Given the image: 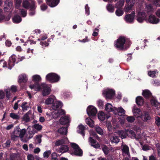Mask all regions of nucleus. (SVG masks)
Listing matches in <instances>:
<instances>
[{
    "mask_svg": "<svg viewBox=\"0 0 160 160\" xmlns=\"http://www.w3.org/2000/svg\"><path fill=\"white\" fill-rule=\"evenodd\" d=\"M32 128L34 129H35L38 131H40L42 129V126L39 124H36L32 126Z\"/></svg>",
    "mask_w": 160,
    "mask_h": 160,
    "instance_id": "nucleus-39",
    "label": "nucleus"
},
{
    "mask_svg": "<svg viewBox=\"0 0 160 160\" xmlns=\"http://www.w3.org/2000/svg\"><path fill=\"white\" fill-rule=\"evenodd\" d=\"M13 20L14 22L18 23L20 22L21 21L22 19L20 16L16 15L14 17Z\"/></svg>",
    "mask_w": 160,
    "mask_h": 160,
    "instance_id": "nucleus-38",
    "label": "nucleus"
},
{
    "mask_svg": "<svg viewBox=\"0 0 160 160\" xmlns=\"http://www.w3.org/2000/svg\"><path fill=\"white\" fill-rule=\"evenodd\" d=\"M102 94L106 99H110V89L108 88L105 89L103 91Z\"/></svg>",
    "mask_w": 160,
    "mask_h": 160,
    "instance_id": "nucleus-18",
    "label": "nucleus"
},
{
    "mask_svg": "<svg viewBox=\"0 0 160 160\" xmlns=\"http://www.w3.org/2000/svg\"><path fill=\"white\" fill-rule=\"evenodd\" d=\"M78 128L77 132L82 135V136H84L85 133L84 132L85 128V127L81 124L78 126Z\"/></svg>",
    "mask_w": 160,
    "mask_h": 160,
    "instance_id": "nucleus-22",
    "label": "nucleus"
},
{
    "mask_svg": "<svg viewBox=\"0 0 160 160\" xmlns=\"http://www.w3.org/2000/svg\"><path fill=\"white\" fill-rule=\"evenodd\" d=\"M51 154V152L50 150L44 152L43 154V157L44 158H48Z\"/></svg>",
    "mask_w": 160,
    "mask_h": 160,
    "instance_id": "nucleus-46",
    "label": "nucleus"
},
{
    "mask_svg": "<svg viewBox=\"0 0 160 160\" xmlns=\"http://www.w3.org/2000/svg\"><path fill=\"white\" fill-rule=\"evenodd\" d=\"M68 140L67 138L65 137L63 139L57 141L55 143V146H60L63 144L67 143Z\"/></svg>",
    "mask_w": 160,
    "mask_h": 160,
    "instance_id": "nucleus-13",
    "label": "nucleus"
},
{
    "mask_svg": "<svg viewBox=\"0 0 160 160\" xmlns=\"http://www.w3.org/2000/svg\"><path fill=\"white\" fill-rule=\"evenodd\" d=\"M131 45L130 41L127 42L123 36H120L114 42V46L119 50L125 51L129 48Z\"/></svg>",
    "mask_w": 160,
    "mask_h": 160,
    "instance_id": "nucleus-1",
    "label": "nucleus"
},
{
    "mask_svg": "<svg viewBox=\"0 0 160 160\" xmlns=\"http://www.w3.org/2000/svg\"><path fill=\"white\" fill-rule=\"evenodd\" d=\"M142 112L140 109L139 108H134L133 110V113L134 115L136 118H140Z\"/></svg>",
    "mask_w": 160,
    "mask_h": 160,
    "instance_id": "nucleus-24",
    "label": "nucleus"
},
{
    "mask_svg": "<svg viewBox=\"0 0 160 160\" xmlns=\"http://www.w3.org/2000/svg\"><path fill=\"white\" fill-rule=\"evenodd\" d=\"M31 111L30 110L26 113L23 117V120L26 122H29L30 120L29 115L31 114Z\"/></svg>",
    "mask_w": 160,
    "mask_h": 160,
    "instance_id": "nucleus-26",
    "label": "nucleus"
},
{
    "mask_svg": "<svg viewBox=\"0 0 160 160\" xmlns=\"http://www.w3.org/2000/svg\"><path fill=\"white\" fill-rule=\"evenodd\" d=\"M27 158L28 160H34V158L32 154H29L27 156Z\"/></svg>",
    "mask_w": 160,
    "mask_h": 160,
    "instance_id": "nucleus-64",
    "label": "nucleus"
},
{
    "mask_svg": "<svg viewBox=\"0 0 160 160\" xmlns=\"http://www.w3.org/2000/svg\"><path fill=\"white\" fill-rule=\"evenodd\" d=\"M27 132L26 135V138L24 139L27 140L28 141L31 138L33 137L34 135L37 132L36 131L32 128L28 127L27 129Z\"/></svg>",
    "mask_w": 160,
    "mask_h": 160,
    "instance_id": "nucleus-9",
    "label": "nucleus"
},
{
    "mask_svg": "<svg viewBox=\"0 0 160 160\" xmlns=\"http://www.w3.org/2000/svg\"><path fill=\"white\" fill-rule=\"evenodd\" d=\"M11 160H19L20 156L18 153H12L10 155Z\"/></svg>",
    "mask_w": 160,
    "mask_h": 160,
    "instance_id": "nucleus-30",
    "label": "nucleus"
},
{
    "mask_svg": "<svg viewBox=\"0 0 160 160\" xmlns=\"http://www.w3.org/2000/svg\"><path fill=\"white\" fill-rule=\"evenodd\" d=\"M55 97L53 95H51L45 101V104L46 105L52 104L56 100Z\"/></svg>",
    "mask_w": 160,
    "mask_h": 160,
    "instance_id": "nucleus-16",
    "label": "nucleus"
},
{
    "mask_svg": "<svg viewBox=\"0 0 160 160\" xmlns=\"http://www.w3.org/2000/svg\"><path fill=\"white\" fill-rule=\"evenodd\" d=\"M144 102L143 98L141 96H138L136 98V102L138 106H142Z\"/></svg>",
    "mask_w": 160,
    "mask_h": 160,
    "instance_id": "nucleus-21",
    "label": "nucleus"
},
{
    "mask_svg": "<svg viewBox=\"0 0 160 160\" xmlns=\"http://www.w3.org/2000/svg\"><path fill=\"white\" fill-rule=\"evenodd\" d=\"M62 103L59 101H57L56 100L52 105V108L54 110H56L62 107Z\"/></svg>",
    "mask_w": 160,
    "mask_h": 160,
    "instance_id": "nucleus-15",
    "label": "nucleus"
},
{
    "mask_svg": "<svg viewBox=\"0 0 160 160\" xmlns=\"http://www.w3.org/2000/svg\"><path fill=\"white\" fill-rule=\"evenodd\" d=\"M29 87L31 89H33L36 91H38L42 88V95L43 96L49 95L51 91L50 88L44 83H42L40 85L38 83H36L34 85H30Z\"/></svg>",
    "mask_w": 160,
    "mask_h": 160,
    "instance_id": "nucleus-2",
    "label": "nucleus"
},
{
    "mask_svg": "<svg viewBox=\"0 0 160 160\" xmlns=\"http://www.w3.org/2000/svg\"><path fill=\"white\" fill-rule=\"evenodd\" d=\"M119 137L118 136H113V137L112 140H111V142L112 143L114 142L116 143H117L119 142Z\"/></svg>",
    "mask_w": 160,
    "mask_h": 160,
    "instance_id": "nucleus-42",
    "label": "nucleus"
},
{
    "mask_svg": "<svg viewBox=\"0 0 160 160\" xmlns=\"http://www.w3.org/2000/svg\"><path fill=\"white\" fill-rule=\"evenodd\" d=\"M156 72L155 71H149L148 72V75L152 78L155 77H156L155 74Z\"/></svg>",
    "mask_w": 160,
    "mask_h": 160,
    "instance_id": "nucleus-50",
    "label": "nucleus"
},
{
    "mask_svg": "<svg viewBox=\"0 0 160 160\" xmlns=\"http://www.w3.org/2000/svg\"><path fill=\"white\" fill-rule=\"evenodd\" d=\"M59 79V76L54 73H50L46 76V79L51 82H57Z\"/></svg>",
    "mask_w": 160,
    "mask_h": 160,
    "instance_id": "nucleus-6",
    "label": "nucleus"
},
{
    "mask_svg": "<svg viewBox=\"0 0 160 160\" xmlns=\"http://www.w3.org/2000/svg\"><path fill=\"white\" fill-rule=\"evenodd\" d=\"M70 145L73 149V153L74 154L78 156H82V151L77 144L72 142L70 143Z\"/></svg>",
    "mask_w": 160,
    "mask_h": 160,
    "instance_id": "nucleus-7",
    "label": "nucleus"
},
{
    "mask_svg": "<svg viewBox=\"0 0 160 160\" xmlns=\"http://www.w3.org/2000/svg\"><path fill=\"white\" fill-rule=\"evenodd\" d=\"M142 96L148 99L152 97V94L148 90H143L142 92Z\"/></svg>",
    "mask_w": 160,
    "mask_h": 160,
    "instance_id": "nucleus-20",
    "label": "nucleus"
},
{
    "mask_svg": "<svg viewBox=\"0 0 160 160\" xmlns=\"http://www.w3.org/2000/svg\"><path fill=\"white\" fill-rule=\"evenodd\" d=\"M126 119L128 122L132 123L135 120V118L133 116H128Z\"/></svg>",
    "mask_w": 160,
    "mask_h": 160,
    "instance_id": "nucleus-44",
    "label": "nucleus"
},
{
    "mask_svg": "<svg viewBox=\"0 0 160 160\" xmlns=\"http://www.w3.org/2000/svg\"><path fill=\"white\" fill-rule=\"evenodd\" d=\"M69 117L67 116H65L61 118L60 122L61 124L64 125L70 122Z\"/></svg>",
    "mask_w": 160,
    "mask_h": 160,
    "instance_id": "nucleus-17",
    "label": "nucleus"
},
{
    "mask_svg": "<svg viewBox=\"0 0 160 160\" xmlns=\"http://www.w3.org/2000/svg\"><path fill=\"white\" fill-rule=\"evenodd\" d=\"M22 0H16V7L18 8L21 4Z\"/></svg>",
    "mask_w": 160,
    "mask_h": 160,
    "instance_id": "nucleus-59",
    "label": "nucleus"
},
{
    "mask_svg": "<svg viewBox=\"0 0 160 160\" xmlns=\"http://www.w3.org/2000/svg\"><path fill=\"white\" fill-rule=\"evenodd\" d=\"M148 12H150L153 11V7L151 4H149L146 6Z\"/></svg>",
    "mask_w": 160,
    "mask_h": 160,
    "instance_id": "nucleus-41",
    "label": "nucleus"
},
{
    "mask_svg": "<svg viewBox=\"0 0 160 160\" xmlns=\"http://www.w3.org/2000/svg\"><path fill=\"white\" fill-rule=\"evenodd\" d=\"M22 5L24 8H28L29 6V2L27 1H24L23 2Z\"/></svg>",
    "mask_w": 160,
    "mask_h": 160,
    "instance_id": "nucleus-55",
    "label": "nucleus"
},
{
    "mask_svg": "<svg viewBox=\"0 0 160 160\" xmlns=\"http://www.w3.org/2000/svg\"><path fill=\"white\" fill-rule=\"evenodd\" d=\"M29 7L30 11L29 13V14L30 15L32 16L35 14V11L34 10L36 8L35 2L32 1L31 2V4L30 5Z\"/></svg>",
    "mask_w": 160,
    "mask_h": 160,
    "instance_id": "nucleus-19",
    "label": "nucleus"
},
{
    "mask_svg": "<svg viewBox=\"0 0 160 160\" xmlns=\"http://www.w3.org/2000/svg\"><path fill=\"white\" fill-rule=\"evenodd\" d=\"M97 112L96 108L93 106H89L87 109V113L89 116H94Z\"/></svg>",
    "mask_w": 160,
    "mask_h": 160,
    "instance_id": "nucleus-10",
    "label": "nucleus"
},
{
    "mask_svg": "<svg viewBox=\"0 0 160 160\" xmlns=\"http://www.w3.org/2000/svg\"><path fill=\"white\" fill-rule=\"evenodd\" d=\"M145 13L143 12H139L137 16V20L139 22H142L144 20V18L143 17Z\"/></svg>",
    "mask_w": 160,
    "mask_h": 160,
    "instance_id": "nucleus-27",
    "label": "nucleus"
},
{
    "mask_svg": "<svg viewBox=\"0 0 160 160\" xmlns=\"http://www.w3.org/2000/svg\"><path fill=\"white\" fill-rule=\"evenodd\" d=\"M5 5L7 6L9 9L12 7V3L11 2H9L8 1H6L5 2Z\"/></svg>",
    "mask_w": 160,
    "mask_h": 160,
    "instance_id": "nucleus-51",
    "label": "nucleus"
},
{
    "mask_svg": "<svg viewBox=\"0 0 160 160\" xmlns=\"http://www.w3.org/2000/svg\"><path fill=\"white\" fill-rule=\"evenodd\" d=\"M60 0H46L47 3L50 7H53L59 3Z\"/></svg>",
    "mask_w": 160,
    "mask_h": 160,
    "instance_id": "nucleus-14",
    "label": "nucleus"
},
{
    "mask_svg": "<svg viewBox=\"0 0 160 160\" xmlns=\"http://www.w3.org/2000/svg\"><path fill=\"white\" fill-rule=\"evenodd\" d=\"M58 132L61 134L66 135L68 132V128H67L62 127L59 129Z\"/></svg>",
    "mask_w": 160,
    "mask_h": 160,
    "instance_id": "nucleus-28",
    "label": "nucleus"
},
{
    "mask_svg": "<svg viewBox=\"0 0 160 160\" xmlns=\"http://www.w3.org/2000/svg\"><path fill=\"white\" fill-rule=\"evenodd\" d=\"M65 112L62 109H60L58 110L57 112L58 116H59L60 115H64L65 114Z\"/></svg>",
    "mask_w": 160,
    "mask_h": 160,
    "instance_id": "nucleus-57",
    "label": "nucleus"
},
{
    "mask_svg": "<svg viewBox=\"0 0 160 160\" xmlns=\"http://www.w3.org/2000/svg\"><path fill=\"white\" fill-rule=\"evenodd\" d=\"M90 135L91 136H93L94 137L97 138L98 139H99V137L98 135L96 134V133L93 132V131H91L90 132Z\"/></svg>",
    "mask_w": 160,
    "mask_h": 160,
    "instance_id": "nucleus-60",
    "label": "nucleus"
},
{
    "mask_svg": "<svg viewBox=\"0 0 160 160\" xmlns=\"http://www.w3.org/2000/svg\"><path fill=\"white\" fill-rule=\"evenodd\" d=\"M122 151L125 153L128 154L129 152L128 147L127 145H124Z\"/></svg>",
    "mask_w": 160,
    "mask_h": 160,
    "instance_id": "nucleus-45",
    "label": "nucleus"
},
{
    "mask_svg": "<svg viewBox=\"0 0 160 160\" xmlns=\"http://www.w3.org/2000/svg\"><path fill=\"white\" fill-rule=\"evenodd\" d=\"M122 95L121 93H118L117 96H115V99L120 100L122 98Z\"/></svg>",
    "mask_w": 160,
    "mask_h": 160,
    "instance_id": "nucleus-63",
    "label": "nucleus"
},
{
    "mask_svg": "<svg viewBox=\"0 0 160 160\" xmlns=\"http://www.w3.org/2000/svg\"><path fill=\"white\" fill-rule=\"evenodd\" d=\"M124 2V0H119L115 4L116 8H121L123 6Z\"/></svg>",
    "mask_w": 160,
    "mask_h": 160,
    "instance_id": "nucleus-31",
    "label": "nucleus"
},
{
    "mask_svg": "<svg viewBox=\"0 0 160 160\" xmlns=\"http://www.w3.org/2000/svg\"><path fill=\"white\" fill-rule=\"evenodd\" d=\"M40 44L42 46V47H47L48 46L49 44L46 42H40Z\"/></svg>",
    "mask_w": 160,
    "mask_h": 160,
    "instance_id": "nucleus-58",
    "label": "nucleus"
},
{
    "mask_svg": "<svg viewBox=\"0 0 160 160\" xmlns=\"http://www.w3.org/2000/svg\"><path fill=\"white\" fill-rule=\"evenodd\" d=\"M135 16L134 11H132L131 14L126 15L124 18L125 20L127 23H133Z\"/></svg>",
    "mask_w": 160,
    "mask_h": 160,
    "instance_id": "nucleus-8",
    "label": "nucleus"
},
{
    "mask_svg": "<svg viewBox=\"0 0 160 160\" xmlns=\"http://www.w3.org/2000/svg\"><path fill=\"white\" fill-rule=\"evenodd\" d=\"M105 111L108 113L110 112V103H108L105 105Z\"/></svg>",
    "mask_w": 160,
    "mask_h": 160,
    "instance_id": "nucleus-52",
    "label": "nucleus"
},
{
    "mask_svg": "<svg viewBox=\"0 0 160 160\" xmlns=\"http://www.w3.org/2000/svg\"><path fill=\"white\" fill-rule=\"evenodd\" d=\"M128 136L130 137L131 138H136V135L135 132L132 130L128 129Z\"/></svg>",
    "mask_w": 160,
    "mask_h": 160,
    "instance_id": "nucleus-33",
    "label": "nucleus"
},
{
    "mask_svg": "<svg viewBox=\"0 0 160 160\" xmlns=\"http://www.w3.org/2000/svg\"><path fill=\"white\" fill-rule=\"evenodd\" d=\"M102 150L105 155H107L109 152V149L106 146L104 145L102 148Z\"/></svg>",
    "mask_w": 160,
    "mask_h": 160,
    "instance_id": "nucleus-40",
    "label": "nucleus"
},
{
    "mask_svg": "<svg viewBox=\"0 0 160 160\" xmlns=\"http://www.w3.org/2000/svg\"><path fill=\"white\" fill-rule=\"evenodd\" d=\"M85 9L86 13L88 15L89 14V8L88 4L86 5Z\"/></svg>",
    "mask_w": 160,
    "mask_h": 160,
    "instance_id": "nucleus-62",
    "label": "nucleus"
},
{
    "mask_svg": "<svg viewBox=\"0 0 160 160\" xmlns=\"http://www.w3.org/2000/svg\"><path fill=\"white\" fill-rule=\"evenodd\" d=\"M69 150L68 147L67 145H64L61 146L60 148L59 151L62 153L68 152Z\"/></svg>",
    "mask_w": 160,
    "mask_h": 160,
    "instance_id": "nucleus-29",
    "label": "nucleus"
},
{
    "mask_svg": "<svg viewBox=\"0 0 160 160\" xmlns=\"http://www.w3.org/2000/svg\"><path fill=\"white\" fill-rule=\"evenodd\" d=\"M140 118L145 122L150 120L151 118L149 112L147 111H143L140 116Z\"/></svg>",
    "mask_w": 160,
    "mask_h": 160,
    "instance_id": "nucleus-11",
    "label": "nucleus"
},
{
    "mask_svg": "<svg viewBox=\"0 0 160 160\" xmlns=\"http://www.w3.org/2000/svg\"><path fill=\"white\" fill-rule=\"evenodd\" d=\"M26 132V130L25 129H23L21 130H19L18 128L14 130L13 133L11 135V139L14 140L17 138L20 137L21 141L26 142H27L28 140L23 138V136Z\"/></svg>",
    "mask_w": 160,
    "mask_h": 160,
    "instance_id": "nucleus-3",
    "label": "nucleus"
},
{
    "mask_svg": "<svg viewBox=\"0 0 160 160\" xmlns=\"http://www.w3.org/2000/svg\"><path fill=\"white\" fill-rule=\"evenodd\" d=\"M98 117L100 120L103 121L105 119V115L103 112H100L98 114Z\"/></svg>",
    "mask_w": 160,
    "mask_h": 160,
    "instance_id": "nucleus-36",
    "label": "nucleus"
},
{
    "mask_svg": "<svg viewBox=\"0 0 160 160\" xmlns=\"http://www.w3.org/2000/svg\"><path fill=\"white\" fill-rule=\"evenodd\" d=\"M20 100H18L17 101V102L15 103L14 104V106L13 107V108L15 110H16L18 109V103L20 102Z\"/></svg>",
    "mask_w": 160,
    "mask_h": 160,
    "instance_id": "nucleus-61",
    "label": "nucleus"
},
{
    "mask_svg": "<svg viewBox=\"0 0 160 160\" xmlns=\"http://www.w3.org/2000/svg\"><path fill=\"white\" fill-rule=\"evenodd\" d=\"M97 132L99 134L102 135L103 133V131L101 128L99 127H96L95 128Z\"/></svg>",
    "mask_w": 160,
    "mask_h": 160,
    "instance_id": "nucleus-48",
    "label": "nucleus"
},
{
    "mask_svg": "<svg viewBox=\"0 0 160 160\" xmlns=\"http://www.w3.org/2000/svg\"><path fill=\"white\" fill-rule=\"evenodd\" d=\"M128 129H126L125 131L123 130L119 131L118 133L119 136L122 138H125L128 136Z\"/></svg>",
    "mask_w": 160,
    "mask_h": 160,
    "instance_id": "nucleus-23",
    "label": "nucleus"
},
{
    "mask_svg": "<svg viewBox=\"0 0 160 160\" xmlns=\"http://www.w3.org/2000/svg\"><path fill=\"white\" fill-rule=\"evenodd\" d=\"M16 56L15 55H12L9 58L8 62V68L11 69L14 65L15 62L17 63L18 62L22 61L24 58V57H22L21 58H19L18 61H16Z\"/></svg>",
    "mask_w": 160,
    "mask_h": 160,
    "instance_id": "nucleus-5",
    "label": "nucleus"
},
{
    "mask_svg": "<svg viewBox=\"0 0 160 160\" xmlns=\"http://www.w3.org/2000/svg\"><path fill=\"white\" fill-rule=\"evenodd\" d=\"M155 123L158 127H159L160 126V117L158 116H157L155 118Z\"/></svg>",
    "mask_w": 160,
    "mask_h": 160,
    "instance_id": "nucleus-49",
    "label": "nucleus"
},
{
    "mask_svg": "<svg viewBox=\"0 0 160 160\" xmlns=\"http://www.w3.org/2000/svg\"><path fill=\"white\" fill-rule=\"evenodd\" d=\"M149 22L151 23L155 24L158 23L160 21V19L157 18L154 15H150L149 16Z\"/></svg>",
    "mask_w": 160,
    "mask_h": 160,
    "instance_id": "nucleus-12",
    "label": "nucleus"
},
{
    "mask_svg": "<svg viewBox=\"0 0 160 160\" xmlns=\"http://www.w3.org/2000/svg\"><path fill=\"white\" fill-rule=\"evenodd\" d=\"M33 80L37 81H38L41 80V78L40 76L37 75H34L32 77Z\"/></svg>",
    "mask_w": 160,
    "mask_h": 160,
    "instance_id": "nucleus-47",
    "label": "nucleus"
},
{
    "mask_svg": "<svg viewBox=\"0 0 160 160\" xmlns=\"http://www.w3.org/2000/svg\"><path fill=\"white\" fill-rule=\"evenodd\" d=\"M10 117L13 119L18 120L20 118V115L18 114L11 113L10 114Z\"/></svg>",
    "mask_w": 160,
    "mask_h": 160,
    "instance_id": "nucleus-34",
    "label": "nucleus"
},
{
    "mask_svg": "<svg viewBox=\"0 0 160 160\" xmlns=\"http://www.w3.org/2000/svg\"><path fill=\"white\" fill-rule=\"evenodd\" d=\"M85 122L90 127H92L94 126L93 121L90 118H87L86 119Z\"/></svg>",
    "mask_w": 160,
    "mask_h": 160,
    "instance_id": "nucleus-35",
    "label": "nucleus"
},
{
    "mask_svg": "<svg viewBox=\"0 0 160 160\" xmlns=\"http://www.w3.org/2000/svg\"><path fill=\"white\" fill-rule=\"evenodd\" d=\"M115 97V91L114 90L111 89V100H114Z\"/></svg>",
    "mask_w": 160,
    "mask_h": 160,
    "instance_id": "nucleus-43",
    "label": "nucleus"
},
{
    "mask_svg": "<svg viewBox=\"0 0 160 160\" xmlns=\"http://www.w3.org/2000/svg\"><path fill=\"white\" fill-rule=\"evenodd\" d=\"M132 8V7L130 6V5H127L125 7V12L126 13H127L128 12V11L130 10H131Z\"/></svg>",
    "mask_w": 160,
    "mask_h": 160,
    "instance_id": "nucleus-54",
    "label": "nucleus"
},
{
    "mask_svg": "<svg viewBox=\"0 0 160 160\" xmlns=\"http://www.w3.org/2000/svg\"><path fill=\"white\" fill-rule=\"evenodd\" d=\"M97 103L99 108H102L103 105V102L101 100H99L98 101Z\"/></svg>",
    "mask_w": 160,
    "mask_h": 160,
    "instance_id": "nucleus-53",
    "label": "nucleus"
},
{
    "mask_svg": "<svg viewBox=\"0 0 160 160\" xmlns=\"http://www.w3.org/2000/svg\"><path fill=\"white\" fill-rule=\"evenodd\" d=\"M27 80V77L25 74H22L19 76L18 82L20 83L22 82H26Z\"/></svg>",
    "mask_w": 160,
    "mask_h": 160,
    "instance_id": "nucleus-25",
    "label": "nucleus"
},
{
    "mask_svg": "<svg viewBox=\"0 0 160 160\" xmlns=\"http://www.w3.org/2000/svg\"><path fill=\"white\" fill-rule=\"evenodd\" d=\"M121 8H117L115 12L116 15L118 16H122L124 13L123 10L121 9Z\"/></svg>",
    "mask_w": 160,
    "mask_h": 160,
    "instance_id": "nucleus-37",
    "label": "nucleus"
},
{
    "mask_svg": "<svg viewBox=\"0 0 160 160\" xmlns=\"http://www.w3.org/2000/svg\"><path fill=\"white\" fill-rule=\"evenodd\" d=\"M42 135H39L36 136V141L38 143H40L41 142Z\"/></svg>",
    "mask_w": 160,
    "mask_h": 160,
    "instance_id": "nucleus-56",
    "label": "nucleus"
},
{
    "mask_svg": "<svg viewBox=\"0 0 160 160\" xmlns=\"http://www.w3.org/2000/svg\"><path fill=\"white\" fill-rule=\"evenodd\" d=\"M29 105L26 102H23L22 104L21 107L23 112L27 111L29 108Z\"/></svg>",
    "mask_w": 160,
    "mask_h": 160,
    "instance_id": "nucleus-32",
    "label": "nucleus"
},
{
    "mask_svg": "<svg viewBox=\"0 0 160 160\" xmlns=\"http://www.w3.org/2000/svg\"><path fill=\"white\" fill-rule=\"evenodd\" d=\"M112 112L115 115H118L120 116H124L125 114V110L122 107L117 108L113 107L111 104V112Z\"/></svg>",
    "mask_w": 160,
    "mask_h": 160,
    "instance_id": "nucleus-4",
    "label": "nucleus"
}]
</instances>
